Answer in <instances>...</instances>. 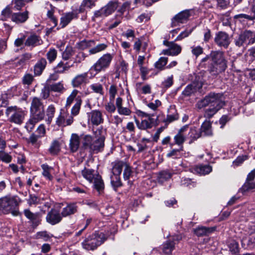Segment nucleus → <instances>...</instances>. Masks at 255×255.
Listing matches in <instances>:
<instances>
[{
    "label": "nucleus",
    "mask_w": 255,
    "mask_h": 255,
    "mask_svg": "<svg viewBox=\"0 0 255 255\" xmlns=\"http://www.w3.org/2000/svg\"><path fill=\"white\" fill-rule=\"evenodd\" d=\"M252 36L253 32L252 31L250 30L244 31L237 38L235 39V45L239 47L243 46L245 42Z\"/></svg>",
    "instance_id": "obj_20"
},
{
    "label": "nucleus",
    "mask_w": 255,
    "mask_h": 255,
    "mask_svg": "<svg viewBox=\"0 0 255 255\" xmlns=\"http://www.w3.org/2000/svg\"><path fill=\"white\" fill-rule=\"evenodd\" d=\"M95 2V0H83L77 9L78 13L87 12L88 10H90L96 5Z\"/></svg>",
    "instance_id": "obj_17"
},
{
    "label": "nucleus",
    "mask_w": 255,
    "mask_h": 255,
    "mask_svg": "<svg viewBox=\"0 0 255 255\" xmlns=\"http://www.w3.org/2000/svg\"><path fill=\"white\" fill-rule=\"evenodd\" d=\"M188 135L189 137L192 139V140H195L201 136L200 131H198L195 128L190 129Z\"/></svg>",
    "instance_id": "obj_55"
},
{
    "label": "nucleus",
    "mask_w": 255,
    "mask_h": 255,
    "mask_svg": "<svg viewBox=\"0 0 255 255\" xmlns=\"http://www.w3.org/2000/svg\"><path fill=\"white\" fill-rule=\"evenodd\" d=\"M47 64V61L44 58L39 59L34 67V72L35 75H40L45 69Z\"/></svg>",
    "instance_id": "obj_27"
},
{
    "label": "nucleus",
    "mask_w": 255,
    "mask_h": 255,
    "mask_svg": "<svg viewBox=\"0 0 255 255\" xmlns=\"http://www.w3.org/2000/svg\"><path fill=\"white\" fill-rule=\"evenodd\" d=\"M96 174L95 170L91 169L85 168L82 171V175L84 178L89 181L90 183L93 182V179L95 177Z\"/></svg>",
    "instance_id": "obj_30"
},
{
    "label": "nucleus",
    "mask_w": 255,
    "mask_h": 255,
    "mask_svg": "<svg viewBox=\"0 0 255 255\" xmlns=\"http://www.w3.org/2000/svg\"><path fill=\"white\" fill-rule=\"evenodd\" d=\"M97 139L93 140L90 152L97 153L103 150L105 140V131L102 128H98L95 132Z\"/></svg>",
    "instance_id": "obj_7"
},
{
    "label": "nucleus",
    "mask_w": 255,
    "mask_h": 255,
    "mask_svg": "<svg viewBox=\"0 0 255 255\" xmlns=\"http://www.w3.org/2000/svg\"><path fill=\"white\" fill-rule=\"evenodd\" d=\"M191 48L192 53L196 57L202 54L203 52V49L200 46H193Z\"/></svg>",
    "instance_id": "obj_62"
},
{
    "label": "nucleus",
    "mask_w": 255,
    "mask_h": 255,
    "mask_svg": "<svg viewBox=\"0 0 255 255\" xmlns=\"http://www.w3.org/2000/svg\"><path fill=\"white\" fill-rule=\"evenodd\" d=\"M77 211L78 206L76 203H70L62 209L61 215L63 217H67L75 214Z\"/></svg>",
    "instance_id": "obj_16"
},
{
    "label": "nucleus",
    "mask_w": 255,
    "mask_h": 255,
    "mask_svg": "<svg viewBox=\"0 0 255 255\" xmlns=\"http://www.w3.org/2000/svg\"><path fill=\"white\" fill-rule=\"evenodd\" d=\"M66 114L61 112L59 116L56 119V124L59 127H66L65 118Z\"/></svg>",
    "instance_id": "obj_52"
},
{
    "label": "nucleus",
    "mask_w": 255,
    "mask_h": 255,
    "mask_svg": "<svg viewBox=\"0 0 255 255\" xmlns=\"http://www.w3.org/2000/svg\"><path fill=\"white\" fill-rule=\"evenodd\" d=\"M175 243L173 241H168L163 245L162 251L167 255L171 254L174 249Z\"/></svg>",
    "instance_id": "obj_37"
},
{
    "label": "nucleus",
    "mask_w": 255,
    "mask_h": 255,
    "mask_svg": "<svg viewBox=\"0 0 255 255\" xmlns=\"http://www.w3.org/2000/svg\"><path fill=\"white\" fill-rule=\"evenodd\" d=\"M76 103L71 109V114L72 116H77L79 113L82 101L80 97H78L76 98Z\"/></svg>",
    "instance_id": "obj_39"
},
{
    "label": "nucleus",
    "mask_w": 255,
    "mask_h": 255,
    "mask_svg": "<svg viewBox=\"0 0 255 255\" xmlns=\"http://www.w3.org/2000/svg\"><path fill=\"white\" fill-rule=\"evenodd\" d=\"M24 215L27 218L29 219L33 223H35L37 226V214H34L32 213L29 210L26 209L24 211Z\"/></svg>",
    "instance_id": "obj_41"
},
{
    "label": "nucleus",
    "mask_w": 255,
    "mask_h": 255,
    "mask_svg": "<svg viewBox=\"0 0 255 255\" xmlns=\"http://www.w3.org/2000/svg\"><path fill=\"white\" fill-rule=\"evenodd\" d=\"M107 44L104 43H101L90 49L89 50V52L90 54H95L104 50L107 48Z\"/></svg>",
    "instance_id": "obj_43"
},
{
    "label": "nucleus",
    "mask_w": 255,
    "mask_h": 255,
    "mask_svg": "<svg viewBox=\"0 0 255 255\" xmlns=\"http://www.w3.org/2000/svg\"><path fill=\"white\" fill-rule=\"evenodd\" d=\"M92 183H93V188L96 190L100 194L104 191L105 188L104 182L101 176L99 174L96 175Z\"/></svg>",
    "instance_id": "obj_22"
},
{
    "label": "nucleus",
    "mask_w": 255,
    "mask_h": 255,
    "mask_svg": "<svg viewBox=\"0 0 255 255\" xmlns=\"http://www.w3.org/2000/svg\"><path fill=\"white\" fill-rule=\"evenodd\" d=\"M230 251L233 254H236L239 252V244L235 241H231L228 245Z\"/></svg>",
    "instance_id": "obj_54"
},
{
    "label": "nucleus",
    "mask_w": 255,
    "mask_h": 255,
    "mask_svg": "<svg viewBox=\"0 0 255 255\" xmlns=\"http://www.w3.org/2000/svg\"><path fill=\"white\" fill-rule=\"evenodd\" d=\"M55 112V108L54 106L52 105L49 106L46 110V116L47 118L45 120L47 124L50 125L51 123Z\"/></svg>",
    "instance_id": "obj_35"
},
{
    "label": "nucleus",
    "mask_w": 255,
    "mask_h": 255,
    "mask_svg": "<svg viewBox=\"0 0 255 255\" xmlns=\"http://www.w3.org/2000/svg\"><path fill=\"white\" fill-rule=\"evenodd\" d=\"M174 139L175 144L178 145L179 146H182L183 143L185 141L186 137L184 134L178 133L174 137Z\"/></svg>",
    "instance_id": "obj_59"
},
{
    "label": "nucleus",
    "mask_w": 255,
    "mask_h": 255,
    "mask_svg": "<svg viewBox=\"0 0 255 255\" xmlns=\"http://www.w3.org/2000/svg\"><path fill=\"white\" fill-rule=\"evenodd\" d=\"M215 228L200 227L195 230V233L198 236H203L213 232L215 231Z\"/></svg>",
    "instance_id": "obj_33"
},
{
    "label": "nucleus",
    "mask_w": 255,
    "mask_h": 255,
    "mask_svg": "<svg viewBox=\"0 0 255 255\" xmlns=\"http://www.w3.org/2000/svg\"><path fill=\"white\" fill-rule=\"evenodd\" d=\"M255 188V182L251 181H246L242 187L244 191H247Z\"/></svg>",
    "instance_id": "obj_64"
},
{
    "label": "nucleus",
    "mask_w": 255,
    "mask_h": 255,
    "mask_svg": "<svg viewBox=\"0 0 255 255\" xmlns=\"http://www.w3.org/2000/svg\"><path fill=\"white\" fill-rule=\"evenodd\" d=\"M131 2L129 1H127L123 3L121 7L118 9V12L120 13V17L121 19L123 18V14L126 11L130 8Z\"/></svg>",
    "instance_id": "obj_51"
},
{
    "label": "nucleus",
    "mask_w": 255,
    "mask_h": 255,
    "mask_svg": "<svg viewBox=\"0 0 255 255\" xmlns=\"http://www.w3.org/2000/svg\"><path fill=\"white\" fill-rule=\"evenodd\" d=\"M132 173V170L130 166L126 163L123 173L124 178L125 180H128Z\"/></svg>",
    "instance_id": "obj_60"
},
{
    "label": "nucleus",
    "mask_w": 255,
    "mask_h": 255,
    "mask_svg": "<svg viewBox=\"0 0 255 255\" xmlns=\"http://www.w3.org/2000/svg\"><path fill=\"white\" fill-rule=\"evenodd\" d=\"M89 238L93 242V244H94L96 249L106 240L104 234L102 233L100 234L96 233L92 236H89Z\"/></svg>",
    "instance_id": "obj_24"
},
{
    "label": "nucleus",
    "mask_w": 255,
    "mask_h": 255,
    "mask_svg": "<svg viewBox=\"0 0 255 255\" xmlns=\"http://www.w3.org/2000/svg\"><path fill=\"white\" fill-rule=\"evenodd\" d=\"M42 42V41L39 36L33 34L27 37L24 43L26 46L35 47L41 45Z\"/></svg>",
    "instance_id": "obj_23"
},
{
    "label": "nucleus",
    "mask_w": 255,
    "mask_h": 255,
    "mask_svg": "<svg viewBox=\"0 0 255 255\" xmlns=\"http://www.w3.org/2000/svg\"><path fill=\"white\" fill-rule=\"evenodd\" d=\"M80 143V136L76 133H72L69 142V149L72 152L77 151Z\"/></svg>",
    "instance_id": "obj_18"
},
{
    "label": "nucleus",
    "mask_w": 255,
    "mask_h": 255,
    "mask_svg": "<svg viewBox=\"0 0 255 255\" xmlns=\"http://www.w3.org/2000/svg\"><path fill=\"white\" fill-rule=\"evenodd\" d=\"M57 50L54 48H50L46 53V57L49 63H52L57 57Z\"/></svg>",
    "instance_id": "obj_46"
},
{
    "label": "nucleus",
    "mask_w": 255,
    "mask_h": 255,
    "mask_svg": "<svg viewBox=\"0 0 255 255\" xmlns=\"http://www.w3.org/2000/svg\"><path fill=\"white\" fill-rule=\"evenodd\" d=\"M41 109H44V107L40 99L37 97H34L31 102L30 111L40 110Z\"/></svg>",
    "instance_id": "obj_34"
},
{
    "label": "nucleus",
    "mask_w": 255,
    "mask_h": 255,
    "mask_svg": "<svg viewBox=\"0 0 255 255\" xmlns=\"http://www.w3.org/2000/svg\"><path fill=\"white\" fill-rule=\"evenodd\" d=\"M163 44L169 47L172 56H175L179 55L182 50L181 46L174 42H169L166 40L163 41Z\"/></svg>",
    "instance_id": "obj_21"
},
{
    "label": "nucleus",
    "mask_w": 255,
    "mask_h": 255,
    "mask_svg": "<svg viewBox=\"0 0 255 255\" xmlns=\"http://www.w3.org/2000/svg\"><path fill=\"white\" fill-rule=\"evenodd\" d=\"M78 17V13L74 12H69L65 13L60 18V25L62 28L67 25L72 19Z\"/></svg>",
    "instance_id": "obj_19"
},
{
    "label": "nucleus",
    "mask_w": 255,
    "mask_h": 255,
    "mask_svg": "<svg viewBox=\"0 0 255 255\" xmlns=\"http://www.w3.org/2000/svg\"><path fill=\"white\" fill-rule=\"evenodd\" d=\"M201 134L203 133L205 136H212L213 131L212 130V124L210 121H205L201 125L200 128Z\"/></svg>",
    "instance_id": "obj_26"
},
{
    "label": "nucleus",
    "mask_w": 255,
    "mask_h": 255,
    "mask_svg": "<svg viewBox=\"0 0 255 255\" xmlns=\"http://www.w3.org/2000/svg\"><path fill=\"white\" fill-rule=\"evenodd\" d=\"M225 105L223 94L210 93L203 99L199 101L196 107L199 109L208 107V108L205 111L204 116L210 119Z\"/></svg>",
    "instance_id": "obj_1"
},
{
    "label": "nucleus",
    "mask_w": 255,
    "mask_h": 255,
    "mask_svg": "<svg viewBox=\"0 0 255 255\" xmlns=\"http://www.w3.org/2000/svg\"><path fill=\"white\" fill-rule=\"evenodd\" d=\"M172 175V173L167 170H163L160 172L158 174V179L159 182H163L170 179Z\"/></svg>",
    "instance_id": "obj_40"
},
{
    "label": "nucleus",
    "mask_w": 255,
    "mask_h": 255,
    "mask_svg": "<svg viewBox=\"0 0 255 255\" xmlns=\"http://www.w3.org/2000/svg\"><path fill=\"white\" fill-rule=\"evenodd\" d=\"M110 178L111 185L115 191L117 190V188L123 185L120 178V175L112 173Z\"/></svg>",
    "instance_id": "obj_32"
},
{
    "label": "nucleus",
    "mask_w": 255,
    "mask_h": 255,
    "mask_svg": "<svg viewBox=\"0 0 255 255\" xmlns=\"http://www.w3.org/2000/svg\"><path fill=\"white\" fill-rule=\"evenodd\" d=\"M73 50L72 47L67 46L62 53V59L65 60H67L73 55Z\"/></svg>",
    "instance_id": "obj_58"
},
{
    "label": "nucleus",
    "mask_w": 255,
    "mask_h": 255,
    "mask_svg": "<svg viewBox=\"0 0 255 255\" xmlns=\"http://www.w3.org/2000/svg\"><path fill=\"white\" fill-rule=\"evenodd\" d=\"M126 163L123 161H116L113 162L112 173L121 175L123 168L125 167Z\"/></svg>",
    "instance_id": "obj_29"
},
{
    "label": "nucleus",
    "mask_w": 255,
    "mask_h": 255,
    "mask_svg": "<svg viewBox=\"0 0 255 255\" xmlns=\"http://www.w3.org/2000/svg\"><path fill=\"white\" fill-rule=\"evenodd\" d=\"M82 148L84 150H89L90 152L92 146L93 139L92 136L90 135H84L81 136Z\"/></svg>",
    "instance_id": "obj_25"
},
{
    "label": "nucleus",
    "mask_w": 255,
    "mask_h": 255,
    "mask_svg": "<svg viewBox=\"0 0 255 255\" xmlns=\"http://www.w3.org/2000/svg\"><path fill=\"white\" fill-rule=\"evenodd\" d=\"M88 73L85 72L76 75L71 81V85L74 88H79L82 85L88 83Z\"/></svg>",
    "instance_id": "obj_12"
},
{
    "label": "nucleus",
    "mask_w": 255,
    "mask_h": 255,
    "mask_svg": "<svg viewBox=\"0 0 255 255\" xmlns=\"http://www.w3.org/2000/svg\"><path fill=\"white\" fill-rule=\"evenodd\" d=\"M193 28L190 29H186L185 31L180 33L176 37L175 41L181 40L182 39L188 37L193 31Z\"/></svg>",
    "instance_id": "obj_63"
},
{
    "label": "nucleus",
    "mask_w": 255,
    "mask_h": 255,
    "mask_svg": "<svg viewBox=\"0 0 255 255\" xmlns=\"http://www.w3.org/2000/svg\"><path fill=\"white\" fill-rule=\"evenodd\" d=\"M12 3L13 9L15 10H20L25 5L24 0H13Z\"/></svg>",
    "instance_id": "obj_61"
},
{
    "label": "nucleus",
    "mask_w": 255,
    "mask_h": 255,
    "mask_svg": "<svg viewBox=\"0 0 255 255\" xmlns=\"http://www.w3.org/2000/svg\"><path fill=\"white\" fill-rule=\"evenodd\" d=\"M61 150V143L59 140L55 139L52 141L48 149L51 155H57Z\"/></svg>",
    "instance_id": "obj_28"
},
{
    "label": "nucleus",
    "mask_w": 255,
    "mask_h": 255,
    "mask_svg": "<svg viewBox=\"0 0 255 255\" xmlns=\"http://www.w3.org/2000/svg\"><path fill=\"white\" fill-rule=\"evenodd\" d=\"M12 156L3 150H0V161L5 163H9L12 161Z\"/></svg>",
    "instance_id": "obj_45"
},
{
    "label": "nucleus",
    "mask_w": 255,
    "mask_h": 255,
    "mask_svg": "<svg viewBox=\"0 0 255 255\" xmlns=\"http://www.w3.org/2000/svg\"><path fill=\"white\" fill-rule=\"evenodd\" d=\"M78 93V91L77 90H73L70 95L68 96L66 100V107H70L71 104L74 101V99Z\"/></svg>",
    "instance_id": "obj_53"
},
{
    "label": "nucleus",
    "mask_w": 255,
    "mask_h": 255,
    "mask_svg": "<svg viewBox=\"0 0 255 255\" xmlns=\"http://www.w3.org/2000/svg\"><path fill=\"white\" fill-rule=\"evenodd\" d=\"M89 124L98 126L104 122L102 113L99 110H94L87 113Z\"/></svg>",
    "instance_id": "obj_11"
},
{
    "label": "nucleus",
    "mask_w": 255,
    "mask_h": 255,
    "mask_svg": "<svg viewBox=\"0 0 255 255\" xmlns=\"http://www.w3.org/2000/svg\"><path fill=\"white\" fill-rule=\"evenodd\" d=\"M214 42L219 47L227 49L231 42V40L227 33L221 31L216 33Z\"/></svg>",
    "instance_id": "obj_9"
},
{
    "label": "nucleus",
    "mask_w": 255,
    "mask_h": 255,
    "mask_svg": "<svg viewBox=\"0 0 255 255\" xmlns=\"http://www.w3.org/2000/svg\"><path fill=\"white\" fill-rule=\"evenodd\" d=\"M95 44L94 40H82L78 43V48L81 50L85 49Z\"/></svg>",
    "instance_id": "obj_47"
},
{
    "label": "nucleus",
    "mask_w": 255,
    "mask_h": 255,
    "mask_svg": "<svg viewBox=\"0 0 255 255\" xmlns=\"http://www.w3.org/2000/svg\"><path fill=\"white\" fill-rule=\"evenodd\" d=\"M12 10L10 9L9 6H7L5 8H4L1 13V19L2 20H6L7 18H9L10 16H11Z\"/></svg>",
    "instance_id": "obj_50"
},
{
    "label": "nucleus",
    "mask_w": 255,
    "mask_h": 255,
    "mask_svg": "<svg viewBox=\"0 0 255 255\" xmlns=\"http://www.w3.org/2000/svg\"><path fill=\"white\" fill-rule=\"evenodd\" d=\"M212 170V167L208 165H199L194 168L195 171L200 175L209 174Z\"/></svg>",
    "instance_id": "obj_31"
},
{
    "label": "nucleus",
    "mask_w": 255,
    "mask_h": 255,
    "mask_svg": "<svg viewBox=\"0 0 255 255\" xmlns=\"http://www.w3.org/2000/svg\"><path fill=\"white\" fill-rule=\"evenodd\" d=\"M19 198L16 196L8 195L0 198V212L7 214L11 213L14 216L19 214Z\"/></svg>",
    "instance_id": "obj_3"
},
{
    "label": "nucleus",
    "mask_w": 255,
    "mask_h": 255,
    "mask_svg": "<svg viewBox=\"0 0 255 255\" xmlns=\"http://www.w3.org/2000/svg\"><path fill=\"white\" fill-rule=\"evenodd\" d=\"M45 116L44 109L30 111V118L26 122L25 128L29 132L31 131L35 125L42 120Z\"/></svg>",
    "instance_id": "obj_8"
},
{
    "label": "nucleus",
    "mask_w": 255,
    "mask_h": 255,
    "mask_svg": "<svg viewBox=\"0 0 255 255\" xmlns=\"http://www.w3.org/2000/svg\"><path fill=\"white\" fill-rule=\"evenodd\" d=\"M113 58V56L111 54H105L91 67V69L94 70L97 73L105 71L110 67Z\"/></svg>",
    "instance_id": "obj_6"
},
{
    "label": "nucleus",
    "mask_w": 255,
    "mask_h": 255,
    "mask_svg": "<svg viewBox=\"0 0 255 255\" xmlns=\"http://www.w3.org/2000/svg\"><path fill=\"white\" fill-rule=\"evenodd\" d=\"M41 168L43 169L42 175L48 180H51L53 177L51 175L50 171L52 168L45 164L41 165Z\"/></svg>",
    "instance_id": "obj_44"
},
{
    "label": "nucleus",
    "mask_w": 255,
    "mask_h": 255,
    "mask_svg": "<svg viewBox=\"0 0 255 255\" xmlns=\"http://www.w3.org/2000/svg\"><path fill=\"white\" fill-rule=\"evenodd\" d=\"M5 114L9 117L10 122L21 125L26 115V112L16 106L9 107L6 110Z\"/></svg>",
    "instance_id": "obj_4"
},
{
    "label": "nucleus",
    "mask_w": 255,
    "mask_h": 255,
    "mask_svg": "<svg viewBox=\"0 0 255 255\" xmlns=\"http://www.w3.org/2000/svg\"><path fill=\"white\" fill-rule=\"evenodd\" d=\"M91 89L95 93L101 95L104 94L103 86L100 83H95L90 85Z\"/></svg>",
    "instance_id": "obj_48"
},
{
    "label": "nucleus",
    "mask_w": 255,
    "mask_h": 255,
    "mask_svg": "<svg viewBox=\"0 0 255 255\" xmlns=\"http://www.w3.org/2000/svg\"><path fill=\"white\" fill-rule=\"evenodd\" d=\"M135 122L137 128L142 130L151 128L152 127L151 122L144 120L140 122L138 120L135 119Z\"/></svg>",
    "instance_id": "obj_36"
},
{
    "label": "nucleus",
    "mask_w": 255,
    "mask_h": 255,
    "mask_svg": "<svg viewBox=\"0 0 255 255\" xmlns=\"http://www.w3.org/2000/svg\"><path fill=\"white\" fill-rule=\"evenodd\" d=\"M62 217H63L61 213L60 214L55 209H52L48 213L46 219L47 222L53 225L59 223L62 220Z\"/></svg>",
    "instance_id": "obj_13"
},
{
    "label": "nucleus",
    "mask_w": 255,
    "mask_h": 255,
    "mask_svg": "<svg viewBox=\"0 0 255 255\" xmlns=\"http://www.w3.org/2000/svg\"><path fill=\"white\" fill-rule=\"evenodd\" d=\"M82 246L87 250H94L96 249L89 237L82 243Z\"/></svg>",
    "instance_id": "obj_56"
},
{
    "label": "nucleus",
    "mask_w": 255,
    "mask_h": 255,
    "mask_svg": "<svg viewBox=\"0 0 255 255\" xmlns=\"http://www.w3.org/2000/svg\"><path fill=\"white\" fill-rule=\"evenodd\" d=\"M202 87V84L201 82H193L186 86L182 94L185 96H189L199 91Z\"/></svg>",
    "instance_id": "obj_14"
},
{
    "label": "nucleus",
    "mask_w": 255,
    "mask_h": 255,
    "mask_svg": "<svg viewBox=\"0 0 255 255\" xmlns=\"http://www.w3.org/2000/svg\"><path fill=\"white\" fill-rule=\"evenodd\" d=\"M49 87L50 91L55 92L62 93L64 90L63 84L61 82L51 84Z\"/></svg>",
    "instance_id": "obj_42"
},
{
    "label": "nucleus",
    "mask_w": 255,
    "mask_h": 255,
    "mask_svg": "<svg viewBox=\"0 0 255 255\" xmlns=\"http://www.w3.org/2000/svg\"><path fill=\"white\" fill-rule=\"evenodd\" d=\"M29 12L25 10L24 12H14L11 14V19L17 24L25 22L28 18Z\"/></svg>",
    "instance_id": "obj_15"
},
{
    "label": "nucleus",
    "mask_w": 255,
    "mask_h": 255,
    "mask_svg": "<svg viewBox=\"0 0 255 255\" xmlns=\"http://www.w3.org/2000/svg\"><path fill=\"white\" fill-rule=\"evenodd\" d=\"M119 3L117 1H110L106 5L99 10L94 12L92 20L95 21L97 18L105 17L112 14L118 8Z\"/></svg>",
    "instance_id": "obj_5"
},
{
    "label": "nucleus",
    "mask_w": 255,
    "mask_h": 255,
    "mask_svg": "<svg viewBox=\"0 0 255 255\" xmlns=\"http://www.w3.org/2000/svg\"><path fill=\"white\" fill-rule=\"evenodd\" d=\"M51 237V236L46 231L39 232L36 235V239H42L45 242L48 241Z\"/></svg>",
    "instance_id": "obj_57"
},
{
    "label": "nucleus",
    "mask_w": 255,
    "mask_h": 255,
    "mask_svg": "<svg viewBox=\"0 0 255 255\" xmlns=\"http://www.w3.org/2000/svg\"><path fill=\"white\" fill-rule=\"evenodd\" d=\"M210 57L211 62L208 67V71L210 74L217 76L226 70L227 68V60L223 51H212Z\"/></svg>",
    "instance_id": "obj_2"
},
{
    "label": "nucleus",
    "mask_w": 255,
    "mask_h": 255,
    "mask_svg": "<svg viewBox=\"0 0 255 255\" xmlns=\"http://www.w3.org/2000/svg\"><path fill=\"white\" fill-rule=\"evenodd\" d=\"M190 16L191 13L189 10H185L179 12L171 19V27H176L180 24L186 22Z\"/></svg>",
    "instance_id": "obj_10"
},
{
    "label": "nucleus",
    "mask_w": 255,
    "mask_h": 255,
    "mask_svg": "<svg viewBox=\"0 0 255 255\" xmlns=\"http://www.w3.org/2000/svg\"><path fill=\"white\" fill-rule=\"evenodd\" d=\"M72 66H66V64L61 61L60 62L56 67L55 68V71L56 73H63L65 71L68 70Z\"/></svg>",
    "instance_id": "obj_49"
},
{
    "label": "nucleus",
    "mask_w": 255,
    "mask_h": 255,
    "mask_svg": "<svg viewBox=\"0 0 255 255\" xmlns=\"http://www.w3.org/2000/svg\"><path fill=\"white\" fill-rule=\"evenodd\" d=\"M168 58L165 57H160L157 61L154 64L155 68L159 71H162L164 69L165 66L167 64L168 62Z\"/></svg>",
    "instance_id": "obj_38"
}]
</instances>
